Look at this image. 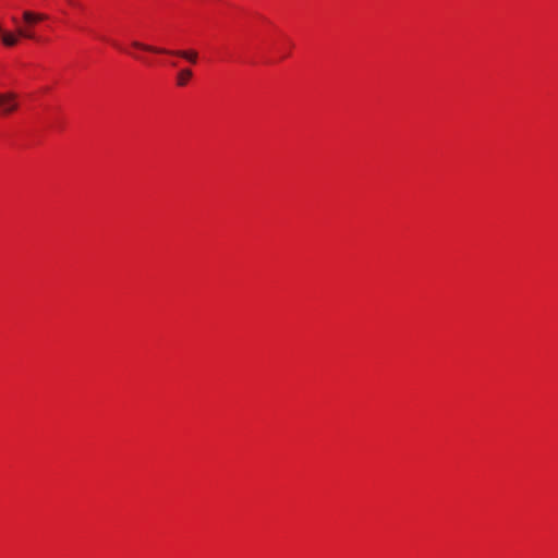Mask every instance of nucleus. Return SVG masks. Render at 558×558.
Segmentation results:
<instances>
[{"label": "nucleus", "instance_id": "obj_3", "mask_svg": "<svg viewBox=\"0 0 558 558\" xmlns=\"http://www.w3.org/2000/svg\"><path fill=\"white\" fill-rule=\"evenodd\" d=\"M20 108L19 95L13 92L0 93V117L5 118L15 113Z\"/></svg>", "mask_w": 558, "mask_h": 558}, {"label": "nucleus", "instance_id": "obj_2", "mask_svg": "<svg viewBox=\"0 0 558 558\" xmlns=\"http://www.w3.org/2000/svg\"><path fill=\"white\" fill-rule=\"evenodd\" d=\"M131 45H132V47H134L136 49L144 50V51L156 52V53H170V54H174V56L181 57V58L190 61L191 63H196L197 57H198V54H197V52L195 50H175V51H170V50H167V49L149 46V45L140 43L137 40L132 41Z\"/></svg>", "mask_w": 558, "mask_h": 558}, {"label": "nucleus", "instance_id": "obj_4", "mask_svg": "<svg viewBox=\"0 0 558 558\" xmlns=\"http://www.w3.org/2000/svg\"><path fill=\"white\" fill-rule=\"evenodd\" d=\"M193 73L190 69H183L181 70L177 75V84L179 86H185L190 78L192 77Z\"/></svg>", "mask_w": 558, "mask_h": 558}, {"label": "nucleus", "instance_id": "obj_1", "mask_svg": "<svg viewBox=\"0 0 558 558\" xmlns=\"http://www.w3.org/2000/svg\"><path fill=\"white\" fill-rule=\"evenodd\" d=\"M50 16L45 13L26 10L23 12L22 22L15 17L13 23L16 26V34L5 32L1 35V41L5 47H14L19 44L20 37L33 40L38 44H47L50 37L37 31V25L48 21Z\"/></svg>", "mask_w": 558, "mask_h": 558}, {"label": "nucleus", "instance_id": "obj_5", "mask_svg": "<svg viewBox=\"0 0 558 558\" xmlns=\"http://www.w3.org/2000/svg\"><path fill=\"white\" fill-rule=\"evenodd\" d=\"M65 1H66V3H68L70 7L75 8V7H77V5H78V3H77V1H76V0H65Z\"/></svg>", "mask_w": 558, "mask_h": 558}]
</instances>
